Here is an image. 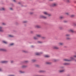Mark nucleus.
<instances>
[{"label":"nucleus","instance_id":"1","mask_svg":"<svg viewBox=\"0 0 76 76\" xmlns=\"http://www.w3.org/2000/svg\"><path fill=\"white\" fill-rule=\"evenodd\" d=\"M43 14L44 15H46V16L41 15L40 16V18H42L43 19H47L48 17H50V16H51V15L48 13L46 12H44Z\"/></svg>","mask_w":76,"mask_h":76},{"label":"nucleus","instance_id":"2","mask_svg":"<svg viewBox=\"0 0 76 76\" xmlns=\"http://www.w3.org/2000/svg\"><path fill=\"white\" fill-rule=\"evenodd\" d=\"M70 35L69 34H66L65 35V37L66 38V39H67V40H68L69 39H70V38L69 37H70Z\"/></svg>","mask_w":76,"mask_h":76},{"label":"nucleus","instance_id":"3","mask_svg":"<svg viewBox=\"0 0 76 76\" xmlns=\"http://www.w3.org/2000/svg\"><path fill=\"white\" fill-rule=\"evenodd\" d=\"M70 60H68L67 59H64V61H72V60H75V58H74L73 57H71L70 58Z\"/></svg>","mask_w":76,"mask_h":76},{"label":"nucleus","instance_id":"4","mask_svg":"<svg viewBox=\"0 0 76 76\" xmlns=\"http://www.w3.org/2000/svg\"><path fill=\"white\" fill-rule=\"evenodd\" d=\"M39 37H41V35L39 34H37V35L36 37H34V39H38V38H39Z\"/></svg>","mask_w":76,"mask_h":76},{"label":"nucleus","instance_id":"5","mask_svg":"<svg viewBox=\"0 0 76 76\" xmlns=\"http://www.w3.org/2000/svg\"><path fill=\"white\" fill-rule=\"evenodd\" d=\"M57 6V4L56 3H53L52 4V7H56Z\"/></svg>","mask_w":76,"mask_h":76},{"label":"nucleus","instance_id":"6","mask_svg":"<svg viewBox=\"0 0 76 76\" xmlns=\"http://www.w3.org/2000/svg\"><path fill=\"white\" fill-rule=\"evenodd\" d=\"M53 48L54 49H56V50H57L58 49H59V48L56 46H54L53 47Z\"/></svg>","mask_w":76,"mask_h":76},{"label":"nucleus","instance_id":"7","mask_svg":"<svg viewBox=\"0 0 76 76\" xmlns=\"http://www.w3.org/2000/svg\"><path fill=\"white\" fill-rule=\"evenodd\" d=\"M0 51H6L7 50L5 49L0 48Z\"/></svg>","mask_w":76,"mask_h":76},{"label":"nucleus","instance_id":"8","mask_svg":"<svg viewBox=\"0 0 76 76\" xmlns=\"http://www.w3.org/2000/svg\"><path fill=\"white\" fill-rule=\"evenodd\" d=\"M8 61H2L1 62V63H8Z\"/></svg>","mask_w":76,"mask_h":76},{"label":"nucleus","instance_id":"9","mask_svg":"<svg viewBox=\"0 0 76 76\" xmlns=\"http://www.w3.org/2000/svg\"><path fill=\"white\" fill-rule=\"evenodd\" d=\"M35 27L36 28H41V26L38 25H36L35 26Z\"/></svg>","mask_w":76,"mask_h":76},{"label":"nucleus","instance_id":"10","mask_svg":"<svg viewBox=\"0 0 76 76\" xmlns=\"http://www.w3.org/2000/svg\"><path fill=\"white\" fill-rule=\"evenodd\" d=\"M69 32H72V33H74V32H75V31H74V30L72 29H70L69 30Z\"/></svg>","mask_w":76,"mask_h":76},{"label":"nucleus","instance_id":"11","mask_svg":"<svg viewBox=\"0 0 76 76\" xmlns=\"http://www.w3.org/2000/svg\"><path fill=\"white\" fill-rule=\"evenodd\" d=\"M4 30H3V28L0 26V32H3Z\"/></svg>","mask_w":76,"mask_h":76},{"label":"nucleus","instance_id":"12","mask_svg":"<svg viewBox=\"0 0 76 76\" xmlns=\"http://www.w3.org/2000/svg\"><path fill=\"white\" fill-rule=\"evenodd\" d=\"M64 72V70H59V73H63V72Z\"/></svg>","mask_w":76,"mask_h":76},{"label":"nucleus","instance_id":"13","mask_svg":"<svg viewBox=\"0 0 76 76\" xmlns=\"http://www.w3.org/2000/svg\"><path fill=\"white\" fill-rule=\"evenodd\" d=\"M41 54H42V53H35L36 55H37V56H39Z\"/></svg>","mask_w":76,"mask_h":76},{"label":"nucleus","instance_id":"14","mask_svg":"<svg viewBox=\"0 0 76 76\" xmlns=\"http://www.w3.org/2000/svg\"><path fill=\"white\" fill-rule=\"evenodd\" d=\"M63 44H64L62 42H60L59 43V45H63Z\"/></svg>","mask_w":76,"mask_h":76},{"label":"nucleus","instance_id":"15","mask_svg":"<svg viewBox=\"0 0 76 76\" xmlns=\"http://www.w3.org/2000/svg\"><path fill=\"white\" fill-rule=\"evenodd\" d=\"M64 18V17L63 16H61L59 17V19H63Z\"/></svg>","mask_w":76,"mask_h":76},{"label":"nucleus","instance_id":"16","mask_svg":"<svg viewBox=\"0 0 76 76\" xmlns=\"http://www.w3.org/2000/svg\"><path fill=\"white\" fill-rule=\"evenodd\" d=\"M64 65H69V64H70L69 63H64Z\"/></svg>","mask_w":76,"mask_h":76},{"label":"nucleus","instance_id":"17","mask_svg":"<svg viewBox=\"0 0 76 76\" xmlns=\"http://www.w3.org/2000/svg\"><path fill=\"white\" fill-rule=\"evenodd\" d=\"M45 57H50V56L48 55H46L45 56Z\"/></svg>","mask_w":76,"mask_h":76},{"label":"nucleus","instance_id":"18","mask_svg":"<svg viewBox=\"0 0 76 76\" xmlns=\"http://www.w3.org/2000/svg\"><path fill=\"white\" fill-rule=\"evenodd\" d=\"M46 64H51V63L50 62H46Z\"/></svg>","mask_w":76,"mask_h":76},{"label":"nucleus","instance_id":"19","mask_svg":"<svg viewBox=\"0 0 76 76\" xmlns=\"http://www.w3.org/2000/svg\"><path fill=\"white\" fill-rule=\"evenodd\" d=\"M39 72H42V73H44V72H45V71H42V70H40L39 71Z\"/></svg>","mask_w":76,"mask_h":76},{"label":"nucleus","instance_id":"20","mask_svg":"<svg viewBox=\"0 0 76 76\" xmlns=\"http://www.w3.org/2000/svg\"><path fill=\"white\" fill-rule=\"evenodd\" d=\"M3 43H4V44H7V42H6L5 41H3Z\"/></svg>","mask_w":76,"mask_h":76},{"label":"nucleus","instance_id":"21","mask_svg":"<svg viewBox=\"0 0 76 76\" xmlns=\"http://www.w3.org/2000/svg\"><path fill=\"white\" fill-rule=\"evenodd\" d=\"M66 15H69V12H66L65 13Z\"/></svg>","mask_w":76,"mask_h":76},{"label":"nucleus","instance_id":"22","mask_svg":"<svg viewBox=\"0 0 76 76\" xmlns=\"http://www.w3.org/2000/svg\"><path fill=\"white\" fill-rule=\"evenodd\" d=\"M22 67L23 68H26V66L24 65L22 66Z\"/></svg>","mask_w":76,"mask_h":76},{"label":"nucleus","instance_id":"23","mask_svg":"<svg viewBox=\"0 0 76 76\" xmlns=\"http://www.w3.org/2000/svg\"><path fill=\"white\" fill-rule=\"evenodd\" d=\"M66 2L67 3H69L70 2V0H66Z\"/></svg>","mask_w":76,"mask_h":76},{"label":"nucleus","instance_id":"24","mask_svg":"<svg viewBox=\"0 0 76 76\" xmlns=\"http://www.w3.org/2000/svg\"><path fill=\"white\" fill-rule=\"evenodd\" d=\"M53 61H54V62H55L56 61H57V60L56 59H54L53 60Z\"/></svg>","mask_w":76,"mask_h":76},{"label":"nucleus","instance_id":"25","mask_svg":"<svg viewBox=\"0 0 76 76\" xmlns=\"http://www.w3.org/2000/svg\"><path fill=\"white\" fill-rule=\"evenodd\" d=\"M75 16V15H71V18H73V17H74Z\"/></svg>","mask_w":76,"mask_h":76},{"label":"nucleus","instance_id":"26","mask_svg":"<svg viewBox=\"0 0 76 76\" xmlns=\"http://www.w3.org/2000/svg\"><path fill=\"white\" fill-rule=\"evenodd\" d=\"M38 43H39V44H41V43H42V42L39 41L38 42Z\"/></svg>","mask_w":76,"mask_h":76},{"label":"nucleus","instance_id":"27","mask_svg":"<svg viewBox=\"0 0 76 76\" xmlns=\"http://www.w3.org/2000/svg\"><path fill=\"white\" fill-rule=\"evenodd\" d=\"M64 22L65 23H66V22H67V21L66 20H65L64 21Z\"/></svg>","mask_w":76,"mask_h":76},{"label":"nucleus","instance_id":"28","mask_svg":"<svg viewBox=\"0 0 76 76\" xmlns=\"http://www.w3.org/2000/svg\"><path fill=\"white\" fill-rule=\"evenodd\" d=\"M14 44L13 43H11V44H10V45L12 46V45H13Z\"/></svg>","mask_w":76,"mask_h":76},{"label":"nucleus","instance_id":"29","mask_svg":"<svg viewBox=\"0 0 76 76\" xmlns=\"http://www.w3.org/2000/svg\"><path fill=\"white\" fill-rule=\"evenodd\" d=\"M32 62H34V61H35V60H32Z\"/></svg>","mask_w":76,"mask_h":76},{"label":"nucleus","instance_id":"30","mask_svg":"<svg viewBox=\"0 0 76 76\" xmlns=\"http://www.w3.org/2000/svg\"><path fill=\"white\" fill-rule=\"evenodd\" d=\"M9 36L10 37H13V36L11 35H10Z\"/></svg>","mask_w":76,"mask_h":76},{"label":"nucleus","instance_id":"31","mask_svg":"<svg viewBox=\"0 0 76 76\" xmlns=\"http://www.w3.org/2000/svg\"><path fill=\"white\" fill-rule=\"evenodd\" d=\"M1 10H5V9L4 8H2V9H1Z\"/></svg>","mask_w":76,"mask_h":76},{"label":"nucleus","instance_id":"32","mask_svg":"<svg viewBox=\"0 0 76 76\" xmlns=\"http://www.w3.org/2000/svg\"><path fill=\"white\" fill-rule=\"evenodd\" d=\"M2 25H6V23H2Z\"/></svg>","mask_w":76,"mask_h":76},{"label":"nucleus","instance_id":"33","mask_svg":"<svg viewBox=\"0 0 76 76\" xmlns=\"http://www.w3.org/2000/svg\"><path fill=\"white\" fill-rule=\"evenodd\" d=\"M36 67H39V65H36Z\"/></svg>","mask_w":76,"mask_h":76},{"label":"nucleus","instance_id":"34","mask_svg":"<svg viewBox=\"0 0 76 76\" xmlns=\"http://www.w3.org/2000/svg\"><path fill=\"white\" fill-rule=\"evenodd\" d=\"M20 73H23V72L22 71H20Z\"/></svg>","mask_w":76,"mask_h":76},{"label":"nucleus","instance_id":"35","mask_svg":"<svg viewBox=\"0 0 76 76\" xmlns=\"http://www.w3.org/2000/svg\"><path fill=\"white\" fill-rule=\"evenodd\" d=\"M26 22H27L26 21H23V23H26Z\"/></svg>","mask_w":76,"mask_h":76},{"label":"nucleus","instance_id":"36","mask_svg":"<svg viewBox=\"0 0 76 76\" xmlns=\"http://www.w3.org/2000/svg\"><path fill=\"white\" fill-rule=\"evenodd\" d=\"M74 57H75V58H76V55H74Z\"/></svg>","mask_w":76,"mask_h":76},{"label":"nucleus","instance_id":"37","mask_svg":"<svg viewBox=\"0 0 76 76\" xmlns=\"http://www.w3.org/2000/svg\"><path fill=\"white\" fill-rule=\"evenodd\" d=\"M30 14H31V15H32L33 14V12H30Z\"/></svg>","mask_w":76,"mask_h":76},{"label":"nucleus","instance_id":"38","mask_svg":"<svg viewBox=\"0 0 76 76\" xmlns=\"http://www.w3.org/2000/svg\"><path fill=\"white\" fill-rule=\"evenodd\" d=\"M61 28H62V27H59V29H61Z\"/></svg>","mask_w":76,"mask_h":76},{"label":"nucleus","instance_id":"39","mask_svg":"<svg viewBox=\"0 0 76 76\" xmlns=\"http://www.w3.org/2000/svg\"><path fill=\"white\" fill-rule=\"evenodd\" d=\"M11 63H13V61H11Z\"/></svg>","mask_w":76,"mask_h":76},{"label":"nucleus","instance_id":"40","mask_svg":"<svg viewBox=\"0 0 76 76\" xmlns=\"http://www.w3.org/2000/svg\"><path fill=\"white\" fill-rule=\"evenodd\" d=\"M31 47L32 48H33V47H34V46H33V45L31 46Z\"/></svg>","mask_w":76,"mask_h":76},{"label":"nucleus","instance_id":"41","mask_svg":"<svg viewBox=\"0 0 76 76\" xmlns=\"http://www.w3.org/2000/svg\"><path fill=\"white\" fill-rule=\"evenodd\" d=\"M42 38H43V39H44V38H45V37H42Z\"/></svg>","mask_w":76,"mask_h":76},{"label":"nucleus","instance_id":"42","mask_svg":"<svg viewBox=\"0 0 76 76\" xmlns=\"http://www.w3.org/2000/svg\"><path fill=\"white\" fill-rule=\"evenodd\" d=\"M13 0V1H14V2H15L16 1L15 0Z\"/></svg>","mask_w":76,"mask_h":76},{"label":"nucleus","instance_id":"43","mask_svg":"<svg viewBox=\"0 0 76 76\" xmlns=\"http://www.w3.org/2000/svg\"><path fill=\"white\" fill-rule=\"evenodd\" d=\"M9 76H14L13 75H10Z\"/></svg>","mask_w":76,"mask_h":76},{"label":"nucleus","instance_id":"44","mask_svg":"<svg viewBox=\"0 0 76 76\" xmlns=\"http://www.w3.org/2000/svg\"><path fill=\"white\" fill-rule=\"evenodd\" d=\"M10 9L11 10H12V8H10Z\"/></svg>","mask_w":76,"mask_h":76},{"label":"nucleus","instance_id":"45","mask_svg":"<svg viewBox=\"0 0 76 76\" xmlns=\"http://www.w3.org/2000/svg\"><path fill=\"white\" fill-rule=\"evenodd\" d=\"M33 33V31H31V33Z\"/></svg>","mask_w":76,"mask_h":76},{"label":"nucleus","instance_id":"46","mask_svg":"<svg viewBox=\"0 0 76 76\" xmlns=\"http://www.w3.org/2000/svg\"><path fill=\"white\" fill-rule=\"evenodd\" d=\"M1 69H0V71H1Z\"/></svg>","mask_w":76,"mask_h":76},{"label":"nucleus","instance_id":"47","mask_svg":"<svg viewBox=\"0 0 76 76\" xmlns=\"http://www.w3.org/2000/svg\"><path fill=\"white\" fill-rule=\"evenodd\" d=\"M26 62H28V61H26Z\"/></svg>","mask_w":76,"mask_h":76},{"label":"nucleus","instance_id":"48","mask_svg":"<svg viewBox=\"0 0 76 76\" xmlns=\"http://www.w3.org/2000/svg\"><path fill=\"white\" fill-rule=\"evenodd\" d=\"M50 0V1H52V0Z\"/></svg>","mask_w":76,"mask_h":76},{"label":"nucleus","instance_id":"49","mask_svg":"<svg viewBox=\"0 0 76 76\" xmlns=\"http://www.w3.org/2000/svg\"><path fill=\"white\" fill-rule=\"evenodd\" d=\"M75 61H76V60H75Z\"/></svg>","mask_w":76,"mask_h":76},{"label":"nucleus","instance_id":"50","mask_svg":"<svg viewBox=\"0 0 76 76\" xmlns=\"http://www.w3.org/2000/svg\"><path fill=\"white\" fill-rule=\"evenodd\" d=\"M75 54H76V53H75Z\"/></svg>","mask_w":76,"mask_h":76}]
</instances>
